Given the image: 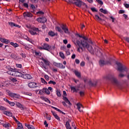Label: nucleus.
Returning <instances> with one entry per match:
<instances>
[{"mask_svg": "<svg viewBox=\"0 0 129 129\" xmlns=\"http://www.w3.org/2000/svg\"><path fill=\"white\" fill-rule=\"evenodd\" d=\"M106 80H110L115 86H117L118 88H121V83L117 81L116 78L114 77V76L112 75H109L104 77Z\"/></svg>", "mask_w": 129, "mask_h": 129, "instance_id": "f257e3e1", "label": "nucleus"}, {"mask_svg": "<svg viewBox=\"0 0 129 129\" xmlns=\"http://www.w3.org/2000/svg\"><path fill=\"white\" fill-rule=\"evenodd\" d=\"M82 43H85V41L82 40L80 42V41H79V40H77L75 42L76 45H77L78 46H79V47H78V48H77V51H78V52H79L80 53L81 52H83L84 51H85V48H86V47H84L82 45Z\"/></svg>", "mask_w": 129, "mask_h": 129, "instance_id": "f03ea898", "label": "nucleus"}, {"mask_svg": "<svg viewBox=\"0 0 129 129\" xmlns=\"http://www.w3.org/2000/svg\"><path fill=\"white\" fill-rule=\"evenodd\" d=\"M116 64L117 66V71L119 72H127L128 70L125 66H123L120 62L116 61Z\"/></svg>", "mask_w": 129, "mask_h": 129, "instance_id": "7ed1b4c3", "label": "nucleus"}, {"mask_svg": "<svg viewBox=\"0 0 129 129\" xmlns=\"http://www.w3.org/2000/svg\"><path fill=\"white\" fill-rule=\"evenodd\" d=\"M9 75H12V76H15L16 77H19L20 72L16 71L15 69L9 68V70L7 72Z\"/></svg>", "mask_w": 129, "mask_h": 129, "instance_id": "20e7f679", "label": "nucleus"}, {"mask_svg": "<svg viewBox=\"0 0 129 129\" xmlns=\"http://www.w3.org/2000/svg\"><path fill=\"white\" fill-rule=\"evenodd\" d=\"M6 92H7L9 96H10V97H13V98H20V95L18 94H16L14 93H12V92L10 91V90H7L6 91Z\"/></svg>", "mask_w": 129, "mask_h": 129, "instance_id": "39448f33", "label": "nucleus"}, {"mask_svg": "<svg viewBox=\"0 0 129 129\" xmlns=\"http://www.w3.org/2000/svg\"><path fill=\"white\" fill-rule=\"evenodd\" d=\"M19 77H22L24 78V79H32V77L31 75L27 74H22L20 73L19 74Z\"/></svg>", "mask_w": 129, "mask_h": 129, "instance_id": "423d86ee", "label": "nucleus"}, {"mask_svg": "<svg viewBox=\"0 0 129 129\" xmlns=\"http://www.w3.org/2000/svg\"><path fill=\"white\" fill-rule=\"evenodd\" d=\"M82 44L84 47H86V48L88 50V51H89V52H91V51H92L93 49L92 45H89L88 43H87L86 41H85V43L82 42Z\"/></svg>", "mask_w": 129, "mask_h": 129, "instance_id": "0eeeda50", "label": "nucleus"}, {"mask_svg": "<svg viewBox=\"0 0 129 129\" xmlns=\"http://www.w3.org/2000/svg\"><path fill=\"white\" fill-rule=\"evenodd\" d=\"M60 27L61 28L62 30H63L65 34H69V30L68 29V27H67V25L61 24Z\"/></svg>", "mask_w": 129, "mask_h": 129, "instance_id": "6e6552de", "label": "nucleus"}, {"mask_svg": "<svg viewBox=\"0 0 129 129\" xmlns=\"http://www.w3.org/2000/svg\"><path fill=\"white\" fill-rule=\"evenodd\" d=\"M77 106V109L80 111V112H83V108H84V107H83V105L81 104L80 103H78L76 104Z\"/></svg>", "mask_w": 129, "mask_h": 129, "instance_id": "1a4fd4ad", "label": "nucleus"}, {"mask_svg": "<svg viewBox=\"0 0 129 129\" xmlns=\"http://www.w3.org/2000/svg\"><path fill=\"white\" fill-rule=\"evenodd\" d=\"M28 87L30 88H37L38 87V85L37 84V83L35 82H30L28 84Z\"/></svg>", "mask_w": 129, "mask_h": 129, "instance_id": "9d476101", "label": "nucleus"}, {"mask_svg": "<svg viewBox=\"0 0 129 129\" xmlns=\"http://www.w3.org/2000/svg\"><path fill=\"white\" fill-rule=\"evenodd\" d=\"M37 22L44 24L47 22V19L45 17L38 18L37 19Z\"/></svg>", "mask_w": 129, "mask_h": 129, "instance_id": "9b49d317", "label": "nucleus"}, {"mask_svg": "<svg viewBox=\"0 0 129 129\" xmlns=\"http://www.w3.org/2000/svg\"><path fill=\"white\" fill-rule=\"evenodd\" d=\"M42 47H43V50H46V51H48L50 52V49H51V46L49 45V44L47 43H44Z\"/></svg>", "mask_w": 129, "mask_h": 129, "instance_id": "f8f14e48", "label": "nucleus"}, {"mask_svg": "<svg viewBox=\"0 0 129 129\" xmlns=\"http://www.w3.org/2000/svg\"><path fill=\"white\" fill-rule=\"evenodd\" d=\"M73 1H76V2H75L74 4L76 5L77 7H78L79 8H81V6H82V3H83L82 1L80 0H73Z\"/></svg>", "mask_w": 129, "mask_h": 129, "instance_id": "ddd939ff", "label": "nucleus"}, {"mask_svg": "<svg viewBox=\"0 0 129 129\" xmlns=\"http://www.w3.org/2000/svg\"><path fill=\"white\" fill-rule=\"evenodd\" d=\"M40 59V60H42L44 62V64L46 66H50V61H49V60H48V59L44 58L43 57H42Z\"/></svg>", "mask_w": 129, "mask_h": 129, "instance_id": "4468645a", "label": "nucleus"}, {"mask_svg": "<svg viewBox=\"0 0 129 129\" xmlns=\"http://www.w3.org/2000/svg\"><path fill=\"white\" fill-rule=\"evenodd\" d=\"M62 99L66 102V103H68V104H69V105H72V103H71V102H70V101H69V100L68 99V98L67 97L63 96Z\"/></svg>", "mask_w": 129, "mask_h": 129, "instance_id": "2eb2a0df", "label": "nucleus"}, {"mask_svg": "<svg viewBox=\"0 0 129 129\" xmlns=\"http://www.w3.org/2000/svg\"><path fill=\"white\" fill-rule=\"evenodd\" d=\"M24 17H27L28 18H32L33 17V14L30 12H25L23 14Z\"/></svg>", "mask_w": 129, "mask_h": 129, "instance_id": "dca6fc26", "label": "nucleus"}, {"mask_svg": "<svg viewBox=\"0 0 129 129\" xmlns=\"http://www.w3.org/2000/svg\"><path fill=\"white\" fill-rule=\"evenodd\" d=\"M69 121H70V120L67 121L66 122L65 126L67 129H72V128H71V125H70V123Z\"/></svg>", "mask_w": 129, "mask_h": 129, "instance_id": "f3484780", "label": "nucleus"}, {"mask_svg": "<svg viewBox=\"0 0 129 129\" xmlns=\"http://www.w3.org/2000/svg\"><path fill=\"white\" fill-rule=\"evenodd\" d=\"M16 122L18 125L16 129H24V127L23 126V125H22V124L20 121L18 120Z\"/></svg>", "mask_w": 129, "mask_h": 129, "instance_id": "a211bd4d", "label": "nucleus"}, {"mask_svg": "<svg viewBox=\"0 0 129 129\" xmlns=\"http://www.w3.org/2000/svg\"><path fill=\"white\" fill-rule=\"evenodd\" d=\"M48 35L50 37H55V36H57L58 33H55V32L51 31L48 32Z\"/></svg>", "mask_w": 129, "mask_h": 129, "instance_id": "6ab92c4d", "label": "nucleus"}, {"mask_svg": "<svg viewBox=\"0 0 129 129\" xmlns=\"http://www.w3.org/2000/svg\"><path fill=\"white\" fill-rule=\"evenodd\" d=\"M55 30L56 31H58L59 33H60V34H64V32H63V30H62L61 28H60V27L59 26L55 27Z\"/></svg>", "mask_w": 129, "mask_h": 129, "instance_id": "aec40b11", "label": "nucleus"}, {"mask_svg": "<svg viewBox=\"0 0 129 129\" xmlns=\"http://www.w3.org/2000/svg\"><path fill=\"white\" fill-rule=\"evenodd\" d=\"M51 107L53 109H55V110H56V111H58V112H60V113H62V114H64V115L66 114V113H64V112L61 111V110H60L58 108H56V107H55L54 106H52Z\"/></svg>", "mask_w": 129, "mask_h": 129, "instance_id": "412c9836", "label": "nucleus"}, {"mask_svg": "<svg viewBox=\"0 0 129 129\" xmlns=\"http://www.w3.org/2000/svg\"><path fill=\"white\" fill-rule=\"evenodd\" d=\"M43 92L44 93L47 94V95H50V94H51L50 91H49V90L46 88H43Z\"/></svg>", "mask_w": 129, "mask_h": 129, "instance_id": "4be33fe9", "label": "nucleus"}, {"mask_svg": "<svg viewBox=\"0 0 129 129\" xmlns=\"http://www.w3.org/2000/svg\"><path fill=\"white\" fill-rule=\"evenodd\" d=\"M75 75L78 77V78H81V74L79 73L78 71L75 70L74 71Z\"/></svg>", "mask_w": 129, "mask_h": 129, "instance_id": "5701e85b", "label": "nucleus"}, {"mask_svg": "<svg viewBox=\"0 0 129 129\" xmlns=\"http://www.w3.org/2000/svg\"><path fill=\"white\" fill-rule=\"evenodd\" d=\"M99 64L101 67L105 65V61L102 59H101L99 61Z\"/></svg>", "mask_w": 129, "mask_h": 129, "instance_id": "b1692460", "label": "nucleus"}, {"mask_svg": "<svg viewBox=\"0 0 129 129\" xmlns=\"http://www.w3.org/2000/svg\"><path fill=\"white\" fill-rule=\"evenodd\" d=\"M25 126H26V127H27L28 129H35V127H34V126L30 125V124H28L27 123H25Z\"/></svg>", "mask_w": 129, "mask_h": 129, "instance_id": "393cba45", "label": "nucleus"}, {"mask_svg": "<svg viewBox=\"0 0 129 129\" xmlns=\"http://www.w3.org/2000/svg\"><path fill=\"white\" fill-rule=\"evenodd\" d=\"M89 84L90 86H96V85L97 84V82H94V83H92L91 81H90L89 82Z\"/></svg>", "mask_w": 129, "mask_h": 129, "instance_id": "a878e982", "label": "nucleus"}, {"mask_svg": "<svg viewBox=\"0 0 129 129\" xmlns=\"http://www.w3.org/2000/svg\"><path fill=\"white\" fill-rule=\"evenodd\" d=\"M57 68H60V69H65V66H63V64L61 63H58Z\"/></svg>", "mask_w": 129, "mask_h": 129, "instance_id": "bb28decb", "label": "nucleus"}, {"mask_svg": "<svg viewBox=\"0 0 129 129\" xmlns=\"http://www.w3.org/2000/svg\"><path fill=\"white\" fill-rule=\"evenodd\" d=\"M10 80L14 83H17V82H18V80H17V78H10Z\"/></svg>", "mask_w": 129, "mask_h": 129, "instance_id": "cd10ccee", "label": "nucleus"}, {"mask_svg": "<svg viewBox=\"0 0 129 129\" xmlns=\"http://www.w3.org/2000/svg\"><path fill=\"white\" fill-rule=\"evenodd\" d=\"M29 32L31 34V35H32L33 36H34V35H37V32L34 31V30L32 29H30L29 30Z\"/></svg>", "mask_w": 129, "mask_h": 129, "instance_id": "c85d7f7f", "label": "nucleus"}, {"mask_svg": "<svg viewBox=\"0 0 129 129\" xmlns=\"http://www.w3.org/2000/svg\"><path fill=\"white\" fill-rule=\"evenodd\" d=\"M100 12H101V13H102L103 14H104L105 15H106V14H107V11L106 10H104L103 8H101L99 10Z\"/></svg>", "mask_w": 129, "mask_h": 129, "instance_id": "c756f323", "label": "nucleus"}, {"mask_svg": "<svg viewBox=\"0 0 129 129\" xmlns=\"http://www.w3.org/2000/svg\"><path fill=\"white\" fill-rule=\"evenodd\" d=\"M10 44L12 46H13L14 48H17V47H19V44H18V43H14V42H11Z\"/></svg>", "mask_w": 129, "mask_h": 129, "instance_id": "7c9ffc66", "label": "nucleus"}, {"mask_svg": "<svg viewBox=\"0 0 129 129\" xmlns=\"http://www.w3.org/2000/svg\"><path fill=\"white\" fill-rule=\"evenodd\" d=\"M16 105L19 108H24V106L20 103H17Z\"/></svg>", "mask_w": 129, "mask_h": 129, "instance_id": "2f4dec72", "label": "nucleus"}, {"mask_svg": "<svg viewBox=\"0 0 129 129\" xmlns=\"http://www.w3.org/2000/svg\"><path fill=\"white\" fill-rule=\"evenodd\" d=\"M39 93L38 94L39 95H43V93H44V88L41 90H38Z\"/></svg>", "mask_w": 129, "mask_h": 129, "instance_id": "473e14b6", "label": "nucleus"}, {"mask_svg": "<svg viewBox=\"0 0 129 129\" xmlns=\"http://www.w3.org/2000/svg\"><path fill=\"white\" fill-rule=\"evenodd\" d=\"M41 81L42 83H43L44 84H45V85H47V84H48L47 82H46L45 79H44L43 78H41Z\"/></svg>", "mask_w": 129, "mask_h": 129, "instance_id": "72a5a7b5", "label": "nucleus"}, {"mask_svg": "<svg viewBox=\"0 0 129 129\" xmlns=\"http://www.w3.org/2000/svg\"><path fill=\"white\" fill-rule=\"evenodd\" d=\"M34 53L36 56H39V57L42 56V53L40 52L35 51Z\"/></svg>", "mask_w": 129, "mask_h": 129, "instance_id": "f704fd0d", "label": "nucleus"}, {"mask_svg": "<svg viewBox=\"0 0 129 129\" xmlns=\"http://www.w3.org/2000/svg\"><path fill=\"white\" fill-rule=\"evenodd\" d=\"M71 90L73 91V92L77 93V89L75 88V87H71Z\"/></svg>", "mask_w": 129, "mask_h": 129, "instance_id": "c9c22d12", "label": "nucleus"}, {"mask_svg": "<svg viewBox=\"0 0 129 129\" xmlns=\"http://www.w3.org/2000/svg\"><path fill=\"white\" fill-rule=\"evenodd\" d=\"M42 98H43V100L46 102H47L48 103H51V101H50V100H49V99H48L47 98H44V97H43Z\"/></svg>", "mask_w": 129, "mask_h": 129, "instance_id": "e433bc0d", "label": "nucleus"}, {"mask_svg": "<svg viewBox=\"0 0 129 129\" xmlns=\"http://www.w3.org/2000/svg\"><path fill=\"white\" fill-rule=\"evenodd\" d=\"M11 57L13 58V59H17V55H16L15 53H12L11 55Z\"/></svg>", "mask_w": 129, "mask_h": 129, "instance_id": "4c0bfd02", "label": "nucleus"}, {"mask_svg": "<svg viewBox=\"0 0 129 129\" xmlns=\"http://www.w3.org/2000/svg\"><path fill=\"white\" fill-rule=\"evenodd\" d=\"M95 19H96V20H97L98 21H102V19H101V18H100L99 17V16H98V15H96L95 16Z\"/></svg>", "mask_w": 129, "mask_h": 129, "instance_id": "58836bf2", "label": "nucleus"}, {"mask_svg": "<svg viewBox=\"0 0 129 129\" xmlns=\"http://www.w3.org/2000/svg\"><path fill=\"white\" fill-rule=\"evenodd\" d=\"M96 2L98 3L99 5H101V6H102L103 5V2L101 0H96Z\"/></svg>", "mask_w": 129, "mask_h": 129, "instance_id": "ea45409f", "label": "nucleus"}, {"mask_svg": "<svg viewBox=\"0 0 129 129\" xmlns=\"http://www.w3.org/2000/svg\"><path fill=\"white\" fill-rule=\"evenodd\" d=\"M31 30H32L33 31L35 32L36 33V32H39V28H37L36 27L32 28Z\"/></svg>", "mask_w": 129, "mask_h": 129, "instance_id": "a19ab883", "label": "nucleus"}, {"mask_svg": "<svg viewBox=\"0 0 129 129\" xmlns=\"http://www.w3.org/2000/svg\"><path fill=\"white\" fill-rule=\"evenodd\" d=\"M9 25L11 26V27H15L16 24L14 22H9Z\"/></svg>", "mask_w": 129, "mask_h": 129, "instance_id": "79ce46f5", "label": "nucleus"}, {"mask_svg": "<svg viewBox=\"0 0 129 129\" xmlns=\"http://www.w3.org/2000/svg\"><path fill=\"white\" fill-rule=\"evenodd\" d=\"M59 56L60 57L62 58V59L65 58V56H64V53H63L62 52H59Z\"/></svg>", "mask_w": 129, "mask_h": 129, "instance_id": "37998d69", "label": "nucleus"}, {"mask_svg": "<svg viewBox=\"0 0 129 129\" xmlns=\"http://www.w3.org/2000/svg\"><path fill=\"white\" fill-rule=\"evenodd\" d=\"M30 8L32 9L33 11H35L36 10V7H35V5L31 4L30 6Z\"/></svg>", "mask_w": 129, "mask_h": 129, "instance_id": "c03bdc74", "label": "nucleus"}, {"mask_svg": "<svg viewBox=\"0 0 129 129\" xmlns=\"http://www.w3.org/2000/svg\"><path fill=\"white\" fill-rule=\"evenodd\" d=\"M0 110H7V108L0 105Z\"/></svg>", "mask_w": 129, "mask_h": 129, "instance_id": "a18cd8bd", "label": "nucleus"}, {"mask_svg": "<svg viewBox=\"0 0 129 129\" xmlns=\"http://www.w3.org/2000/svg\"><path fill=\"white\" fill-rule=\"evenodd\" d=\"M55 118H56V119H57L58 121H61V119H60V117H59V116H58V115H56L55 116H54Z\"/></svg>", "mask_w": 129, "mask_h": 129, "instance_id": "49530a36", "label": "nucleus"}, {"mask_svg": "<svg viewBox=\"0 0 129 129\" xmlns=\"http://www.w3.org/2000/svg\"><path fill=\"white\" fill-rule=\"evenodd\" d=\"M56 94L57 96H58V97H61V93L59 91L57 90L56 91Z\"/></svg>", "mask_w": 129, "mask_h": 129, "instance_id": "de8ad7c7", "label": "nucleus"}, {"mask_svg": "<svg viewBox=\"0 0 129 129\" xmlns=\"http://www.w3.org/2000/svg\"><path fill=\"white\" fill-rule=\"evenodd\" d=\"M9 104H10V105L11 106H15V102H11V101H10L9 102Z\"/></svg>", "mask_w": 129, "mask_h": 129, "instance_id": "09e8293b", "label": "nucleus"}, {"mask_svg": "<svg viewBox=\"0 0 129 129\" xmlns=\"http://www.w3.org/2000/svg\"><path fill=\"white\" fill-rule=\"evenodd\" d=\"M48 84H53V85H55V84H56V82L53 81H50L48 82Z\"/></svg>", "mask_w": 129, "mask_h": 129, "instance_id": "8fccbe9b", "label": "nucleus"}, {"mask_svg": "<svg viewBox=\"0 0 129 129\" xmlns=\"http://www.w3.org/2000/svg\"><path fill=\"white\" fill-rule=\"evenodd\" d=\"M41 63H42V68H44V69H45V70H46V69H48V68L44 64V63L43 62H41Z\"/></svg>", "mask_w": 129, "mask_h": 129, "instance_id": "3c124183", "label": "nucleus"}, {"mask_svg": "<svg viewBox=\"0 0 129 129\" xmlns=\"http://www.w3.org/2000/svg\"><path fill=\"white\" fill-rule=\"evenodd\" d=\"M37 15H44L45 14L42 11H38L36 13Z\"/></svg>", "mask_w": 129, "mask_h": 129, "instance_id": "603ef678", "label": "nucleus"}, {"mask_svg": "<svg viewBox=\"0 0 129 129\" xmlns=\"http://www.w3.org/2000/svg\"><path fill=\"white\" fill-rule=\"evenodd\" d=\"M23 46H24L25 49H26V50H29V46L27 44H24Z\"/></svg>", "mask_w": 129, "mask_h": 129, "instance_id": "864d4df0", "label": "nucleus"}, {"mask_svg": "<svg viewBox=\"0 0 129 129\" xmlns=\"http://www.w3.org/2000/svg\"><path fill=\"white\" fill-rule=\"evenodd\" d=\"M44 78H45V79L47 81H49V76H48V75H45L44 76Z\"/></svg>", "mask_w": 129, "mask_h": 129, "instance_id": "5fc2aeb1", "label": "nucleus"}, {"mask_svg": "<svg viewBox=\"0 0 129 129\" xmlns=\"http://www.w3.org/2000/svg\"><path fill=\"white\" fill-rule=\"evenodd\" d=\"M8 116H13V113L10 111H8L7 114Z\"/></svg>", "mask_w": 129, "mask_h": 129, "instance_id": "6e6d98bb", "label": "nucleus"}, {"mask_svg": "<svg viewBox=\"0 0 129 129\" xmlns=\"http://www.w3.org/2000/svg\"><path fill=\"white\" fill-rule=\"evenodd\" d=\"M10 125H11V124L8 123V124H5L4 125V127L8 128L10 127Z\"/></svg>", "mask_w": 129, "mask_h": 129, "instance_id": "4d7b16f0", "label": "nucleus"}, {"mask_svg": "<svg viewBox=\"0 0 129 129\" xmlns=\"http://www.w3.org/2000/svg\"><path fill=\"white\" fill-rule=\"evenodd\" d=\"M16 67H17V68H22V64H21L17 63L16 64Z\"/></svg>", "mask_w": 129, "mask_h": 129, "instance_id": "13d9d810", "label": "nucleus"}, {"mask_svg": "<svg viewBox=\"0 0 129 129\" xmlns=\"http://www.w3.org/2000/svg\"><path fill=\"white\" fill-rule=\"evenodd\" d=\"M3 100L5 101L6 102H7V103H9L10 102V101L7 99V98H4Z\"/></svg>", "mask_w": 129, "mask_h": 129, "instance_id": "bf43d9fd", "label": "nucleus"}, {"mask_svg": "<svg viewBox=\"0 0 129 129\" xmlns=\"http://www.w3.org/2000/svg\"><path fill=\"white\" fill-rule=\"evenodd\" d=\"M23 6H24V7H25V8H26L27 9H28V8H29V5L27 4V3L23 4Z\"/></svg>", "mask_w": 129, "mask_h": 129, "instance_id": "052dcab7", "label": "nucleus"}, {"mask_svg": "<svg viewBox=\"0 0 129 129\" xmlns=\"http://www.w3.org/2000/svg\"><path fill=\"white\" fill-rule=\"evenodd\" d=\"M80 65L82 67L85 66V62L84 61H82L80 63Z\"/></svg>", "mask_w": 129, "mask_h": 129, "instance_id": "680f3d73", "label": "nucleus"}, {"mask_svg": "<svg viewBox=\"0 0 129 129\" xmlns=\"http://www.w3.org/2000/svg\"><path fill=\"white\" fill-rule=\"evenodd\" d=\"M20 56H22V58H26V54H24L23 53H21L20 54Z\"/></svg>", "mask_w": 129, "mask_h": 129, "instance_id": "e2e57ef3", "label": "nucleus"}, {"mask_svg": "<svg viewBox=\"0 0 129 129\" xmlns=\"http://www.w3.org/2000/svg\"><path fill=\"white\" fill-rule=\"evenodd\" d=\"M118 76L119 77H120V78H122V77H124V75H123V74L122 73H120L118 75Z\"/></svg>", "mask_w": 129, "mask_h": 129, "instance_id": "0e129e2a", "label": "nucleus"}, {"mask_svg": "<svg viewBox=\"0 0 129 129\" xmlns=\"http://www.w3.org/2000/svg\"><path fill=\"white\" fill-rule=\"evenodd\" d=\"M123 5H124L125 8H126V9H128V8H129V4H124Z\"/></svg>", "mask_w": 129, "mask_h": 129, "instance_id": "69168bd1", "label": "nucleus"}, {"mask_svg": "<svg viewBox=\"0 0 129 129\" xmlns=\"http://www.w3.org/2000/svg\"><path fill=\"white\" fill-rule=\"evenodd\" d=\"M119 14H124V10H120L118 12Z\"/></svg>", "mask_w": 129, "mask_h": 129, "instance_id": "338daca9", "label": "nucleus"}, {"mask_svg": "<svg viewBox=\"0 0 129 129\" xmlns=\"http://www.w3.org/2000/svg\"><path fill=\"white\" fill-rule=\"evenodd\" d=\"M80 95L81 96H84V92L80 91Z\"/></svg>", "mask_w": 129, "mask_h": 129, "instance_id": "774afa93", "label": "nucleus"}]
</instances>
